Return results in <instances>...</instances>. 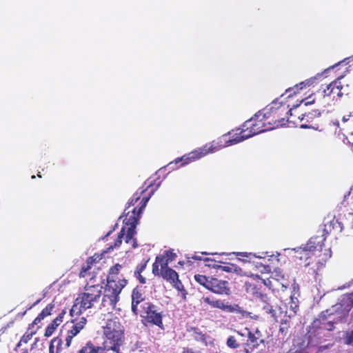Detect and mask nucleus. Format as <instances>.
<instances>
[{"mask_svg": "<svg viewBox=\"0 0 353 353\" xmlns=\"http://www.w3.org/2000/svg\"><path fill=\"white\" fill-rule=\"evenodd\" d=\"M201 254H205V255H208V254H210V253H208V252H202Z\"/></svg>", "mask_w": 353, "mask_h": 353, "instance_id": "55", "label": "nucleus"}, {"mask_svg": "<svg viewBox=\"0 0 353 353\" xmlns=\"http://www.w3.org/2000/svg\"><path fill=\"white\" fill-rule=\"evenodd\" d=\"M348 301L349 302L353 305V293L352 294H350L349 296H348Z\"/></svg>", "mask_w": 353, "mask_h": 353, "instance_id": "47", "label": "nucleus"}, {"mask_svg": "<svg viewBox=\"0 0 353 353\" xmlns=\"http://www.w3.org/2000/svg\"><path fill=\"white\" fill-rule=\"evenodd\" d=\"M263 268H264V270H267V269L268 268V267H267V266H263Z\"/></svg>", "mask_w": 353, "mask_h": 353, "instance_id": "56", "label": "nucleus"}, {"mask_svg": "<svg viewBox=\"0 0 353 353\" xmlns=\"http://www.w3.org/2000/svg\"><path fill=\"white\" fill-rule=\"evenodd\" d=\"M103 287L101 285H90L85 286L84 292L79 294L70 310L72 316H79L88 309L92 308L99 301Z\"/></svg>", "mask_w": 353, "mask_h": 353, "instance_id": "4", "label": "nucleus"}, {"mask_svg": "<svg viewBox=\"0 0 353 353\" xmlns=\"http://www.w3.org/2000/svg\"><path fill=\"white\" fill-rule=\"evenodd\" d=\"M347 120H348V119H347V118H346L345 117H343V121L344 122L347 121Z\"/></svg>", "mask_w": 353, "mask_h": 353, "instance_id": "54", "label": "nucleus"}, {"mask_svg": "<svg viewBox=\"0 0 353 353\" xmlns=\"http://www.w3.org/2000/svg\"><path fill=\"white\" fill-rule=\"evenodd\" d=\"M159 263L161 264V259L159 256H157L156 261L152 265V273L155 275L159 274Z\"/></svg>", "mask_w": 353, "mask_h": 353, "instance_id": "36", "label": "nucleus"}, {"mask_svg": "<svg viewBox=\"0 0 353 353\" xmlns=\"http://www.w3.org/2000/svg\"><path fill=\"white\" fill-rule=\"evenodd\" d=\"M226 344L229 347L233 349H236L239 346L237 339L233 336H230L228 338Z\"/></svg>", "mask_w": 353, "mask_h": 353, "instance_id": "31", "label": "nucleus"}, {"mask_svg": "<svg viewBox=\"0 0 353 353\" xmlns=\"http://www.w3.org/2000/svg\"><path fill=\"white\" fill-rule=\"evenodd\" d=\"M126 284L127 280L124 279H119V283H114L112 281L109 282V284L106 285L105 294L102 299V306L104 307H114L117 302L119 301V295Z\"/></svg>", "mask_w": 353, "mask_h": 353, "instance_id": "10", "label": "nucleus"}, {"mask_svg": "<svg viewBox=\"0 0 353 353\" xmlns=\"http://www.w3.org/2000/svg\"><path fill=\"white\" fill-rule=\"evenodd\" d=\"M263 309L266 313L271 314L272 317L276 316V312L273 309L272 305L266 304L263 306Z\"/></svg>", "mask_w": 353, "mask_h": 353, "instance_id": "35", "label": "nucleus"}, {"mask_svg": "<svg viewBox=\"0 0 353 353\" xmlns=\"http://www.w3.org/2000/svg\"><path fill=\"white\" fill-rule=\"evenodd\" d=\"M161 274L164 279L169 281L171 284L179 278L177 272L168 268L167 263L161 264Z\"/></svg>", "mask_w": 353, "mask_h": 353, "instance_id": "17", "label": "nucleus"}, {"mask_svg": "<svg viewBox=\"0 0 353 353\" xmlns=\"http://www.w3.org/2000/svg\"><path fill=\"white\" fill-rule=\"evenodd\" d=\"M347 219L352 220V230H353V214H349ZM352 233L353 234V231Z\"/></svg>", "mask_w": 353, "mask_h": 353, "instance_id": "45", "label": "nucleus"}, {"mask_svg": "<svg viewBox=\"0 0 353 353\" xmlns=\"http://www.w3.org/2000/svg\"><path fill=\"white\" fill-rule=\"evenodd\" d=\"M337 86V82L336 81H332L323 90L324 97L325 96H331L333 95V98H334V90H338Z\"/></svg>", "mask_w": 353, "mask_h": 353, "instance_id": "27", "label": "nucleus"}, {"mask_svg": "<svg viewBox=\"0 0 353 353\" xmlns=\"http://www.w3.org/2000/svg\"><path fill=\"white\" fill-rule=\"evenodd\" d=\"M323 239L321 236L311 238L303 246L294 249H285V251H294L295 256L300 260H304L305 265H309L310 261H307L312 256H320L319 254L322 251Z\"/></svg>", "mask_w": 353, "mask_h": 353, "instance_id": "6", "label": "nucleus"}, {"mask_svg": "<svg viewBox=\"0 0 353 353\" xmlns=\"http://www.w3.org/2000/svg\"><path fill=\"white\" fill-rule=\"evenodd\" d=\"M89 259H93V263L96 265L101 260L102 257L100 254H94V256L89 257Z\"/></svg>", "mask_w": 353, "mask_h": 353, "instance_id": "40", "label": "nucleus"}, {"mask_svg": "<svg viewBox=\"0 0 353 353\" xmlns=\"http://www.w3.org/2000/svg\"><path fill=\"white\" fill-rule=\"evenodd\" d=\"M238 260L241 261V262H243V263L250 262V261L248 260V259H240V258H239Z\"/></svg>", "mask_w": 353, "mask_h": 353, "instance_id": "50", "label": "nucleus"}, {"mask_svg": "<svg viewBox=\"0 0 353 353\" xmlns=\"http://www.w3.org/2000/svg\"><path fill=\"white\" fill-rule=\"evenodd\" d=\"M43 319H44V317L39 314V316L34 320V321L32 324V326L39 323Z\"/></svg>", "mask_w": 353, "mask_h": 353, "instance_id": "43", "label": "nucleus"}, {"mask_svg": "<svg viewBox=\"0 0 353 353\" xmlns=\"http://www.w3.org/2000/svg\"><path fill=\"white\" fill-rule=\"evenodd\" d=\"M176 256V254L174 253L171 250H167L165 252V261H164L163 259L160 258L161 259V264L163 263H167L168 265V262L172 261L174 257Z\"/></svg>", "mask_w": 353, "mask_h": 353, "instance_id": "30", "label": "nucleus"}, {"mask_svg": "<svg viewBox=\"0 0 353 353\" xmlns=\"http://www.w3.org/2000/svg\"><path fill=\"white\" fill-rule=\"evenodd\" d=\"M22 353H28V350H25L24 352H23Z\"/></svg>", "mask_w": 353, "mask_h": 353, "instance_id": "57", "label": "nucleus"}, {"mask_svg": "<svg viewBox=\"0 0 353 353\" xmlns=\"http://www.w3.org/2000/svg\"><path fill=\"white\" fill-rule=\"evenodd\" d=\"M334 67H335V65L328 68L325 69L323 72L318 73L316 76L311 77L310 79H307L295 85L292 88H290L288 89H287L286 92H285V94H288L287 97H292L294 94L298 93L301 90L317 83L318 80L323 74H326L330 69L334 68Z\"/></svg>", "mask_w": 353, "mask_h": 353, "instance_id": "12", "label": "nucleus"}, {"mask_svg": "<svg viewBox=\"0 0 353 353\" xmlns=\"http://www.w3.org/2000/svg\"><path fill=\"white\" fill-rule=\"evenodd\" d=\"M343 78V77H340L339 78H337L334 81H336L337 82V88H338V90H334V96L336 95L338 97H341L343 96V94L345 93V92H347L348 91V85H347L345 86V88H344L341 83V81L340 80Z\"/></svg>", "mask_w": 353, "mask_h": 353, "instance_id": "25", "label": "nucleus"}, {"mask_svg": "<svg viewBox=\"0 0 353 353\" xmlns=\"http://www.w3.org/2000/svg\"><path fill=\"white\" fill-rule=\"evenodd\" d=\"M145 310V318L148 321L151 322L158 326L162 325V317L160 312H158L156 310V307L150 303H145L144 307Z\"/></svg>", "mask_w": 353, "mask_h": 353, "instance_id": "15", "label": "nucleus"}, {"mask_svg": "<svg viewBox=\"0 0 353 353\" xmlns=\"http://www.w3.org/2000/svg\"><path fill=\"white\" fill-rule=\"evenodd\" d=\"M154 193V191H152L150 196L148 197L143 198L141 203V205L139 208V210H137V208H134L132 210V214L129 216V218H125L124 219V222L126 225H130L128 228L127 233L125 234V228H123L121 232H119L117 240L114 241V245H110L107 248L106 252H110L113 250L114 248H119L121 243L122 239L125 236V241L127 244L131 245L132 248H136L138 246L136 239H134V235L136 234V225L139 217V214L142 213L143 209L145 208L148 201L150 199L151 195Z\"/></svg>", "mask_w": 353, "mask_h": 353, "instance_id": "2", "label": "nucleus"}, {"mask_svg": "<svg viewBox=\"0 0 353 353\" xmlns=\"http://www.w3.org/2000/svg\"><path fill=\"white\" fill-rule=\"evenodd\" d=\"M194 279L197 283L208 290L211 277H207L206 276L202 274H196L194 276Z\"/></svg>", "mask_w": 353, "mask_h": 353, "instance_id": "23", "label": "nucleus"}, {"mask_svg": "<svg viewBox=\"0 0 353 353\" xmlns=\"http://www.w3.org/2000/svg\"><path fill=\"white\" fill-rule=\"evenodd\" d=\"M301 128H309V126H308L307 125H304V124H303V125H301Z\"/></svg>", "mask_w": 353, "mask_h": 353, "instance_id": "53", "label": "nucleus"}, {"mask_svg": "<svg viewBox=\"0 0 353 353\" xmlns=\"http://www.w3.org/2000/svg\"><path fill=\"white\" fill-rule=\"evenodd\" d=\"M41 299L37 300L32 305H31L29 309H31L33 306H35L37 304H38L40 302Z\"/></svg>", "mask_w": 353, "mask_h": 353, "instance_id": "51", "label": "nucleus"}, {"mask_svg": "<svg viewBox=\"0 0 353 353\" xmlns=\"http://www.w3.org/2000/svg\"><path fill=\"white\" fill-rule=\"evenodd\" d=\"M34 333V332H31L30 333L26 332L21 339L18 346L21 345L22 343H27L31 339Z\"/></svg>", "mask_w": 353, "mask_h": 353, "instance_id": "33", "label": "nucleus"}, {"mask_svg": "<svg viewBox=\"0 0 353 353\" xmlns=\"http://www.w3.org/2000/svg\"><path fill=\"white\" fill-rule=\"evenodd\" d=\"M311 98H312L311 96H310L308 98L301 101L299 102V103H298L296 105H293V108H296L299 107L301 103H304V105L305 106L313 104L314 103V99L310 100Z\"/></svg>", "mask_w": 353, "mask_h": 353, "instance_id": "37", "label": "nucleus"}, {"mask_svg": "<svg viewBox=\"0 0 353 353\" xmlns=\"http://www.w3.org/2000/svg\"><path fill=\"white\" fill-rule=\"evenodd\" d=\"M87 320L85 317H81L72 321L74 323L72 328L68 331V336L65 339V345L67 347H70L73 337H74L84 327Z\"/></svg>", "mask_w": 353, "mask_h": 353, "instance_id": "14", "label": "nucleus"}, {"mask_svg": "<svg viewBox=\"0 0 353 353\" xmlns=\"http://www.w3.org/2000/svg\"><path fill=\"white\" fill-rule=\"evenodd\" d=\"M183 353H194V352H193L192 350L190 349H185L183 350Z\"/></svg>", "mask_w": 353, "mask_h": 353, "instance_id": "48", "label": "nucleus"}, {"mask_svg": "<svg viewBox=\"0 0 353 353\" xmlns=\"http://www.w3.org/2000/svg\"><path fill=\"white\" fill-rule=\"evenodd\" d=\"M345 343L347 345H353V330L347 333Z\"/></svg>", "mask_w": 353, "mask_h": 353, "instance_id": "39", "label": "nucleus"}, {"mask_svg": "<svg viewBox=\"0 0 353 353\" xmlns=\"http://www.w3.org/2000/svg\"><path fill=\"white\" fill-rule=\"evenodd\" d=\"M234 263H228L225 265H217V270L224 271L225 272H232Z\"/></svg>", "mask_w": 353, "mask_h": 353, "instance_id": "34", "label": "nucleus"}, {"mask_svg": "<svg viewBox=\"0 0 353 353\" xmlns=\"http://www.w3.org/2000/svg\"><path fill=\"white\" fill-rule=\"evenodd\" d=\"M237 334L241 336L247 338L246 342L243 343L244 351L245 353H260L259 351H256V349L261 345H265V340L263 338V334L259 329L251 330L248 328H245L241 331H237Z\"/></svg>", "mask_w": 353, "mask_h": 353, "instance_id": "8", "label": "nucleus"}, {"mask_svg": "<svg viewBox=\"0 0 353 353\" xmlns=\"http://www.w3.org/2000/svg\"><path fill=\"white\" fill-rule=\"evenodd\" d=\"M285 310L280 307L281 313H285L288 317L294 316L299 308V300L296 296L292 295L288 303H285Z\"/></svg>", "mask_w": 353, "mask_h": 353, "instance_id": "16", "label": "nucleus"}, {"mask_svg": "<svg viewBox=\"0 0 353 353\" xmlns=\"http://www.w3.org/2000/svg\"><path fill=\"white\" fill-rule=\"evenodd\" d=\"M342 320V316L339 314H334L328 310L323 312L320 319L314 321V326L320 325L321 328L328 331H332L334 328V324L338 323Z\"/></svg>", "mask_w": 353, "mask_h": 353, "instance_id": "11", "label": "nucleus"}, {"mask_svg": "<svg viewBox=\"0 0 353 353\" xmlns=\"http://www.w3.org/2000/svg\"><path fill=\"white\" fill-rule=\"evenodd\" d=\"M333 224L335 225V224H338L339 226H341V223L338 222L337 221H336L335 222H333ZM341 229H340V231H341L343 230V228L342 227H340Z\"/></svg>", "mask_w": 353, "mask_h": 353, "instance_id": "52", "label": "nucleus"}, {"mask_svg": "<svg viewBox=\"0 0 353 353\" xmlns=\"http://www.w3.org/2000/svg\"><path fill=\"white\" fill-rule=\"evenodd\" d=\"M121 268H122V266L121 265L116 264L115 265H114L113 267H112L110 269L109 275L107 278V280H108L107 284H109V282H110L111 281L112 282H114V283H119V281H116L115 276H116V275H117L119 274Z\"/></svg>", "mask_w": 353, "mask_h": 353, "instance_id": "21", "label": "nucleus"}, {"mask_svg": "<svg viewBox=\"0 0 353 353\" xmlns=\"http://www.w3.org/2000/svg\"><path fill=\"white\" fill-rule=\"evenodd\" d=\"M103 350L99 346H95L91 342H88L85 345L81 347L79 353H99Z\"/></svg>", "mask_w": 353, "mask_h": 353, "instance_id": "20", "label": "nucleus"}, {"mask_svg": "<svg viewBox=\"0 0 353 353\" xmlns=\"http://www.w3.org/2000/svg\"><path fill=\"white\" fill-rule=\"evenodd\" d=\"M54 308V305L50 303V304H48L42 311L40 313V314L41 316H43L44 318L50 315L51 314V312L52 310V309Z\"/></svg>", "mask_w": 353, "mask_h": 353, "instance_id": "32", "label": "nucleus"}, {"mask_svg": "<svg viewBox=\"0 0 353 353\" xmlns=\"http://www.w3.org/2000/svg\"><path fill=\"white\" fill-rule=\"evenodd\" d=\"M232 254H234L236 256H243L249 258L250 259L252 257L259 258V259H264L267 253L262 252L260 255H256L252 252H232Z\"/></svg>", "mask_w": 353, "mask_h": 353, "instance_id": "24", "label": "nucleus"}, {"mask_svg": "<svg viewBox=\"0 0 353 353\" xmlns=\"http://www.w3.org/2000/svg\"><path fill=\"white\" fill-rule=\"evenodd\" d=\"M94 265L93 263V259H88L86 263L82 266L81 270L80 272L81 277H85L88 274L89 270L92 268V267Z\"/></svg>", "mask_w": 353, "mask_h": 353, "instance_id": "26", "label": "nucleus"}, {"mask_svg": "<svg viewBox=\"0 0 353 353\" xmlns=\"http://www.w3.org/2000/svg\"><path fill=\"white\" fill-rule=\"evenodd\" d=\"M104 340L103 351H112L114 353H121V347L125 341L124 328L118 319H110L103 327Z\"/></svg>", "mask_w": 353, "mask_h": 353, "instance_id": "3", "label": "nucleus"}, {"mask_svg": "<svg viewBox=\"0 0 353 353\" xmlns=\"http://www.w3.org/2000/svg\"><path fill=\"white\" fill-rule=\"evenodd\" d=\"M290 106L289 103H283L277 99L268 105L265 110L270 118H272L275 126L278 127L285 125V121L288 119V115H292V111L294 108H290Z\"/></svg>", "mask_w": 353, "mask_h": 353, "instance_id": "7", "label": "nucleus"}, {"mask_svg": "<svg viewBox=\"0 0 353 353\" xmlns=\"http://www.w3.org/2000/svg\"><path fill=\"white\" fill-rule=\"evenodd\" d=\"M205 262H206L205 265L208 267H210L214 269L217 270V264L215 263L214 260L210 259V258H205L203 259Z\"/></svg>", "mask_w": 353, "mask_h": 353, "instance_id": "38", "label": "nucleus"}, {"mask_svg": "<svg viewBox=\"0 0 353 353\" xmlns=\"http://www.w3.org/2000/svg\"><path fill=\"white\" fill-rule=\"evenodd\" d=\"M202 300L214 308H219L228 312H235L245 319H259V316L244 310L239 305H230L228 302L225 303L221 300H214L210 297H203Z\"/></svg>", "mask_w": 353, "mask_h": 353, "instance_id": "9", "label": "nucleus"}, {"mask_svg": "<svg viewBox=\"0 0 353 353\" xmlns=\"http://www.w3.org/2000/svg\"><path fill=\"white\" fill-rule=\"evenodd\" d=\"M172 285L178 291L181 292L183 298L185 299L186 292H185V290L184 289V287H183L182 283L179 279V278Z\"/></svg>", "mask_w": 353, "mask_h": 353, "instance_id": "29", "label": "nucleus"}, {"mask_svg": "<svg viewBox=\"0 0 353 353\" xmlns=\"http://www.w3.org/2000/svg\"><path fill=\"white\" fill-rule=\"evenodd\" d=\"M191 258L195 260H202L201 256L196 254L193 255Z\"/></svg>", "mask_w": 353, "mask_h": 353, "instance_id": "46", "label": "nucleus"}, {"mask_svg": "<svg viewBox=\"0 0 353 353\" xmlns=\"http://www.w3.org/2000/svg\"><path fill=\"white\" fill-rule=\"evenodd\" d=\"M221 254L225 255V254H226V253H225V252H223Z\"/></svg>", "mask_w": 353, "mask_h": 353, "instance_id": "58", "label": "nucleus"}, {"mask_svg": "<svg viewBox=\"0 0 353 353\" xmlns=\"http://www.w3.org/2000/svg\"><path fill=\"white\" fill-rule=\"evenodd\" d=\"M139 198H140V196L138 195V194H134L132 199L129 202V205H134L135 204V203L139 199Z\"/></svg>", "mask_w": 353, "mask_h": 353, "instance_id": "42", "label": "nucleus"}, {"mask_svg": "<svg viewBox=\"0 0 353 353\" xmlns=\"http://www.w3.org/2000/svg\"><path fill=\"white\" fill-rule=\"evenodd\" d=\"M61 340H52L49 347V353H59V346H61Z\"/></svg>", "mask_w": 353, "mask_h": 353, "instance_id": "28", "label": "nucleus"}, {"mask_svg": "<svg viewBox=\"0 0 353 353\" xmlns=\"http://www.w3.org/2000/svg\"><path fill=\"white\" fill-rule=\"evenodd\" d=\"M269 119H270L269 114L264 108L256 113L252 118L247 120L242 128L238 130H240L242 137H246V139H248L256 134L274 128L275 126L270 125V121L265 122V120Z\"/></svg>", "mask_w": 353, "mask_h": 353, "instance_id": "5", "label": "nucleus"}, {"mask_svg": "<svg viewBox=\"0 0 353 353\" xmlns=\"http://www.w3.org/2000/svg\"><path fill=\"white\" fill-rule=\"evenodd\" d=\"M134 276L139 279L141 283H145V279L141 275V274H134Z\"/></svg>", "mask_w": 353, "mask_h": 353, "instance_id": "44", "label": "nucleus"}, {"mask_svg": "<svg viewBox=\"0 0 353 353\" xmlns=\"http://www.w3.org/2000/svg\"><path fill=\"white\" fill-rule=\"evenodd\" d=\"M245 140H246V137H242L240 132L232 134V132H229L219 137L217 140L208 143L204 146L199 148L191 152L183 155L182 157L176 159L174 161L170 162L168 165V167L172 170H174L176 168L174 165L179 162H182L181 166L187 165L191 162L200 159L208 154L214 153L225 147L237 144Z\"/></svg>", "mask_w": 353, "mask_h": 353, "instance_id": "1", "label": "nucleus"}, {"mask_svg": "<svg viewBox=\"0 0 353 353\" xmlns=\"http://www.w3.org/2000/svg\"><path fill=\"white\" fill-rule=\"evenodd\" d=\"M332 123L336 127L339 126V122L338 121H332Z\"/></svg>", "mask_w": 353, "mask_h": 353, "instance_id": "49", "label": "nucleus"}, {"mask_svg": "<svg viewBox=\"0 0 353 353\" xmlns=\"http://www.w3.org/2000/svg\"><path fill=\"white\" fill-rule=\"evenodd\" d=\"M145 266H146V263L139 265L134 272V274H139V273L141 274V272L145 270Z\"/></svg>", "mask_w": 353, "mask_h": 353, "instance_id": "41", "label": "nucleus"}, {"mask_svg": "<svg viewBox=\"0 0 353 353\" xmlns=\"http://www.w3.org/2000/svg\"><path fill=\"white\" fill-rule=\"evenodd\" d=\"M208 290L218 294L229 295L230 294L228 282L216 278H211Z\"/></svg>", "mask_w": 353, "mask_h": 353, "instance_id": "13", "label": "nucleus"}, {"mask_svg": "<svg viewBox=\"0 0 353 353\" xmlns=\"http://www.w3.org/2000/svg\"><path fill=\"white\" fill-rule=\"evenodd\" d=\"M62 318L63 316L59 315L50 325H48L45 332V336L46 337H50L53 334L57 326L60 324L61 322H62Z\"/></svg>", "mask_w": 353, "mask_h": 353, "instance_id": "19", "label": "nucleus"}, {"mask_svg": "<svg viewBox=\"0 0 353 353\" xmlns=\"http://www.w3.org/2000/svg\"><path fill=\"white\" fill-rule=\"evenodd\" d=\"M142 301H143V294L138 290V289L134 288L132 294V310L134 314H137V305Z\"/></svg>", "mask_w": 353, "mask_h": 353, "instance_id": "18", "label": "nucleus"}, {"mask_svg": "<svg viewBox=\"0 0 353 353\" xmlns=\"http://www.w3.org/2000/svg\"><path fill=\"white\" fill-rule=\"evenodd\" d=\"M232 272L236 274L239 276H241L259 277L258 275H254V274L251 273L250 271L243 270L242 268H241L236 264H234V265H233Z\"/></svg>", "mask_w": 353, "mask_h": 353, "instance_id": "22", "label": "nucleus"}]
</instances>
